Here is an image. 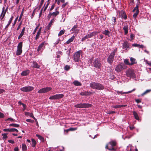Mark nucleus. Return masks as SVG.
<instances>
[{"mask_svg":"<svg viewBox=\"0 0 151 151\" xmlns=\"http://www.w3.org/2000/svg\"><path fill=\"white\" fill-rule=\"evenodd\" d=\"M30 116L33 118V119H34L35 120V121H37V120L36 119L34 116L33 114H30Z\"/></svg>","mask_w":151,"mask_h":151,"instance_id":"nucleus-53","label":"nucleus"},{"mask_svg":"<svg viewBox=\"0 0 151 151\" xmlns=\"http://www.w3.org/2000/svg\"><path fill=\"white\" fill-rule=\"evenodd\" d=\"M36 136L41 141H43L44 140L43 138L41 135H39L38 134H36Z\"/></svg>","mask_w":151,"mask_h":151,"instance_id":"nucleus-37","label":"nucleus"},{"mask_svg":"<svg viewBox=\"0 0 151 151\" xmlns=\"http://www.w3.org/2000/svg\"><path fill=\"white\" fill-rule=\"evenodd\" d=\"M60 41V39H58V40H57V41L55 42V43H54V44L56 45L59 42V41Z\"/></svg>","mask_w":151,"mask_h":151,"instance_id":"nucleus-61","label":"nucleus"},{"mask_svg":"<svg viewBox=\"0 0 151 151\" xmlns=\"http://www.w3.org/2000/svg\"><path fill=\"white\" fill-rule=\"evenodd\" d=\"M33 114L32 113H29V112H25V115H28L30 116V114Z\"/></svg>","mask_w":151,"mask_h":151,"instance_id":"nucleus-58","label":"nucleus"},{"mask_svg":"<svg viewBox=\"0 0 151 151\" xmlns=\"http://www.w3.org/2000/svg\"><path fill=\"white\" fill-rule=\"evenodd\" d=\"M48 5H49V4H47L45 6L44 8V10H43V11H45L47 9V8L48 6Z\"/></svg>","mask_w":151,"mask_h":151,"instance_id":"nucleus-55","label":"nucleus"},{"mask_svg":"<svg viewBox=\"0 0 151 151\" xmlns=\"http://www.w3.org/2000/svg\"><path fill=\"white\" fill-rule=\"evenodd\" d=\"M27 146L25 144H23L22 145V148L23 151H25L27 150Z\"/></svg>","mask_w":151,"mask_h":151,"instance_id":"nucleus-35","label":"nucleus"},{"mask_svg":"<svg viewBox=\"0 0 151 151\" xmlns=\"http://www.w3.org/2000/svg\"><path fill=\"white\" fill-rule=\"evenodd\" d=\"M4 8L3 7V10L2 11V12L1 14V20H2L3 19L4 16H5V12H4Z\"/></svg>","mask_w":151,"mask_h":151,"instance_id":"nucleus-31","label":"nucleus"},{"mask_svg":"<svg viewBox=\"0 0 151 151\" xmlns=\"http://www.w3.org/2000/svg\"><path fill=\"white\" fill-rule=\"evenodd\" d=\"M13 17L12 16L11 17V18H10L9 21L8 22V23L5 26V29H6V28H8V27L9 26V25H10V23L11 22H12V19H13Z\"/></svg>","mask_w":151,"mask_h":151,"instance_id":"nucleus-32","label":"nucleus"},{"mask_svg":"<svg viewBox=\"0 0 151 151\" xmlns=\"http://www.w3.org/2000/svg\"><path fill=\"white\" fill-rule=\"evenodd\" d=\"M78 28V25L77 24L75 25L71 29V30L73 31V33L77 35L79 31V30L77 29Z\"/></svg>","mask_w":151,"mask_h":151,"instance_id":"nucleus-15","label":"nucleus"},{"mask_svg":"<svg viewBox=\"0 0 151 151\" xmlns=\"http://www.w3.org/2000/svg\"><path fill=\"white\" fill-rule=\"evenodd\" d=\"M63 96V94H58L52 96L49 99L50 100L58 99L62 98Z\"/></svg>","mask_w":151,"mask_h":151,"instance_id":"nucleus-11","label":"nucleus"},{"mask_svg":"<svg viewBox=\"0 0 151 151\" xmlns=\"http://www.w3.org/2000/svg\"><path fill=\"white\" fill-rule=\"evenodd\" d=\"M7 121L9 120L11 121V122H14V119H13L11 118H8L7 119Z\"/></svg>","mask_w":151,"mask_h":151,"instance_id":"nucleus-45","label":"nucleus"},{"mask_svg":"<svg viewBox=\"0 0 151 151\" xmlns=\"http://www.w3.org/2000/svg\"><path fill=\"white\" fill-rule=\"evenodd\" d=\"M21 104H22V105L23 106V110H25V109H26V106L25 104H24L23 103H21Z\"/></svg>","mask_w":151,"mask_h":151,"instance_id":"nucleus-57","label":"nucleus"},{"mask_svg":"<svg viewBox=\"0 0 151 151\" xmlns=\"http://www.w3.org/2000/svg\"><path fill=\"white\" fill-rule=\"evenodd\" d=\"M119 16L121 17L122 18L126 19L127 18V17L125 14V12L123 11H121L119 13Z\"/></svg>","mask_w":151,"mask_h":151,"instance_id":"nucleus-18","label":"nucleus"},{"mask_svg":"<svg viewBox=\"0 0 151 151\" xmlns=\"http://www.w3.org/2000/svg\"><path fill=\"white\" fill-rule=\"evenodd\" d=\"M116 92H117V93L118 94H121V95H122L123 94H124V92H122V91H116Z\"/></svg>","mask_w":151,"mask_h":151,"instance_id":"nucleus-52","label":"nucleus"},{"mask_svg":"<svg viewBox=\"0 0 151 151\" xmlns=\"http://www.w3.org/2000/svg\"><path fill=\"white\" fill-rule=\"evenodd\" d=\"M67 4H68V3L67 2H66L65 3H64L62 5V8L65 7V6Z\"/></svg>","mask_w":151,"mask_h":151,"instance_id":"nucleus-56","label":"nucleus"},{"mask_svg":"<svg viewBox=\"0 0 151 151\" xmlns=\"http://www.w3.org/2000/svg\"><path fill=\"white\" fill-rule=\"evenodd\" d=\"M70 68V67L69 65H66L65 67H64L65 70L68 71L69 70Z\"/></svg>","mask_w":151,"mask_h":151,"instance_id":"nucleus-42","label":"nucleus"},{"mask_svg":"<svg viewBox=\"0 0 151 151\" xmlns=\"http://www.w3.org/2000/svg\"><path fill=\"white\" fill-rule=\"evenodd\" d=\"M34 89V88L32 86H26L20 88V90L24 92H29L33 90Z\"/></svg>","mask_w":151,"mask_h":151,"instance_id":"nucleus-8","label":"nucleus"},{"mask_svg":"<svg viewBox=\"0 0 151 151\" xmlns=\"http://www.w3.org/2000/svg\"><path fill=\"white\" fill-rule=\"evenodd\" d=\"M124 68L123 64H119L115 68V70L117 72H119L122 70Z\"/></svg>","mask_w":151,"mask_h":151,"instance_id":"nucleus-14","label":"nucleus"},{"mask_svg":"<svg viewBox=\"0 0 151 151\" xmlns=\"http://www.w3.org/2000/svg\"><path fill=\"white\" fill-rule=\"evenodd\" d=\"M4 116V115L2 113L0 112V118H3Z\"/></svg>","mask_w":151,"mask_h":151,"instance_id":"nucleus-50","label":"nucleus"},{"mask_svg":"<svg viewBox=\"0 0 151 151\" xmlns=\"http://www.w3.org/2000/svg\"><path fill=\"white\" fill-rule=\"evenodd\" d=\"M9 126L13 127H18L19 126V125L18 124H11L9 125Z\"/></svg>","mask_w":151,"mask_h":151,"instance_id":"nucleus-34","label":"nucleus"},{"mask_svg":"<svg viewBox=\"0 0 151 151\" xmlns=\"http://www.w3.org/2000/svg\"><path fill=\"white\" fill-rule=\"evenodd\" d=\"M14 150L15 151H19V148L18 147H15Z\"/></svg>","mask_w":151,"mask_h":151,"instance_id":"nucleus-64","label":"nucleus"},{"mask_svg":"<svg viewBox=\"0 0 151 151\" xmlns=\"http://www.w3.org/2000/svg\"><path fill=\"white\" fill-rule=\"evenodd\" d=\"M102 33L108 37L110 36V32L108 30H105L102 32Z\"/></svg>","mask_w":151,"mask_h":151,"instance_id":"nucleus-21","label":"nucleus"},{"mask_svg":"<svg viewBox=\"0 0 151 151\" xmlns=\"http://www.w3.org/2000/svg\"><path fill=\"white\" fill-rule=\"evenodd\" d=\"M134 37V35L133 34H131L130 35V38L131 39V40H130V41H131L132 40H133Z\"/></svg>","mask_w":151,"mask_h":151,"instance_id":"nucleus-47","label":"nucleus"},{"mask_svg":"<svg viewBox=\"0 0 151 151\" xmlns=\"http://www.w3.org/2000/svg\"><path fill=\"white\" fill-rule=\"evenodd\" d=\"M52 89V88L50 87L44 88L40 89L38 91L39 93H46L50 91Z\"/></svg>","mask_w":151,"mask_h":151,"instance_id":"nucleus-10","label":"nucleus"},{"mask_svg":"<svg viewBox=\"0 0 151 151\" xmlns=\"http://www.w3.org/2000/svg\"><path fill=\"white\" fill-rule=\"evenodd\" d=\"M55 20V18H53L51 20L47 27L48 29H49L50 28V27H51L52 25V23L54 22Z\"/></svg>","mask_w":151,"mask_h":151,"instance_id":"nucleus-26","label":"nucleus"},{"mask_svg":"<svg viewBox=\"0 0 151 151\" xmlns=\"http://www.w3.org/2000/svg\"><path fill=\"white\" fill-rule=\"evenodd\" d=\"M132 46L133 47H138L139 46V44L134 43L132 44Z\"/></svg>","mask_w":151,"mask_h":151,"instance_id":"nucleus-48","label":"nucleus"},{"mask_svg":"<svg viewBox=\"0 0 151 151\" xmlns=\"http://www.w3.org/2000/svg\"><path fill=\"white\" fill-rule=\"evenodd\" d=\"M124 63L127 65H130V63L128 59H125L124 60Z\"/></svg>","mask_w":151,"mask_h":151,"instance_id":"nucleus-39","label":"nucleus"},{"mask_svg":"<svg viewBox=\"0 0 151 151\" xmlns=\"http://www.w3.org/2000/svg\"><path fill=\"white\" fill-rule=\"evenodd\" d=\"M65 32V30L64 29H63L60 31L59 33H58V36H60L64 34Z\"/></svg>","mask_w":151,"mask_h":151,"instance_id":"nucleus-38","label":"nucleus"},{"mask_svg":"<svg viewBox=\"0 0 151 151\" xmlns=\"http://www.w3.org/2000/svg\"><path fill=\"white\" fill-rule=\"evenodd\" d=\"M46 43L45 42H44L41 43L38 47L37 51H39L42 50H43L45 48V45Z\"/></svg>","mask_w":151,"mask_h":151,"instance_id":"nucleus-16","label":"nucleus"},{"mask_svg":"<svg viewBox=\"0 0 151 151\" xmlns=\"http://www.w3.org/2000/svg\"><path fill=\"white\" fill-rule=\"evenodd\" d=\"M59 12L58 11H56L52 13L50 12L48 15V17L50 18L51 17H56L59 14Z\"/></svg>","mask_w":151,"mask_h":151,"instance_id":"nucleus-17","label":"nucleus"},{"mask_svg":"<svg viewBox=\"0 0 151 151\" xmlns=\"http://www.w3.org/2000/svg\"><path fill=\"white\" fill-rule=\"evenodd\" d=\"M91 105L89 104L80 103L75 105L74 106L76 108H84L91 107Z\"/></svg>","mask_w":151,"mask_h":151,"instance_id":"nucleus-7","label":"nucleus"},{"mask_svg":"<svg viewBox=\"0 0 151 151\" xmlns=\"http://www.w3.org/2000/svg\"><path fill=\"white\" fill-rule=\"evenodd\" d=\"M54 5H52V6H51V7L50 9V11H51L52 9H54Z\"/></svg>","mask_w":151,"mask_h":151,"instance_id":"nucleus-62","label":"nucleus"},{"mask_svg":"<svg viewBox=\"0 0 151 151\" xmlns=\"http://www.w3.org/2000/svg\"><path fill=\"white\" fill-rule=\"evenodd\" d=\"M4 92V90L2 89H0V94Z\"/></svg>","mask_w":151,"mask_h":151,"instance_id":"nucleus-63","label":"nucleus"},{"mask_svg":"<svg viewBox=\"0 0 151 151\" xmlns=\"http://www.w3.org/2000/svg\"><path fill=\"white\" fill-rule=\"evenodd\" d=\"M112 107L116 108H119V105H114L112 106Z\"/></svg>","mask_w":151,"mask_h":151,"instance_id":"nucleus-54","label":"nucleus"},{"mask_svg":"<svg viewBox=\"0 0 151 151\" xmlns=\"http://www.w3.org/2000/svg\"><path fill=\"white\" fill-rule=\"evenodd\" d=\"M38 27L37 26L34 29V31H33V34H34L35 33V32H36V31L38 28Z\"/></svg>","mask_w":151,"mask_h":151,"instance_id":"nucleus-60","label":"nucleus"},{"mask_svg":"<svg viewBox=\"0 0 151 151\" xmlns=\"http://www.w3.org/2000/svg\"><path fill=\"white\" fill-rule=\"evenodd\" d=\"M8 142L14 144V141L13 140H8Z\"/></svg>","mask_w":151,"mask_h":151,"instance_id":"nucleus-51","label":"nucleus"},{"mask_svg":"<svg viewBox=\"0 0 151 151\" xmlns=\"http://www.w3.org/2000/svg\"><path fill=\"white\" fill-rule=\"evenodd\" d=\"M44 0H41V1L40 3V5L39 6V9H40L42 5V4H43V3H44Z\"/></svg>","mask_w":151,"mask_h":151,"instance_id":"nucleus-46","label":"nucleus"},{"mask_svg":"<svg viewBox=\"0 0 151 151\" xmlns=\"http://www.w3.org/2000/svg\"><path fill=\"white\" fill-rule=\"evenodd\" d=\"M10 132H14L15 131L17 132H18V130L15 128H11L10 129Z\"/></svg>","mask_w":151,"mask_h":151,"instance_id":"nucleus-43","label":"nucleus"},{"mask_svg":"<svg viewBox=\"0 0 151 151\" xmlns=\"http://www.w3.org/2000/svg\"><path fill=\"white\" fill-rule=\"evenodd\" d=\"M29 73L28 70H25L22 72L21 75L22 76H26L29 74Z\"/></svg>","mask_w":151,"mask_h":151,"instance_id":"nucleus-29","label":"nucleus"},{"mask_svg":"<svg viewBox=\"0 0 151 151\" xmlns=\"http://www.w3.org/2000/svg\"><path fill=\"white\" fill-rule=\"evenodd\" d=\"M73 83L76 86H81V82L78 81H75Z\"/></svg>","mask_w":151,"mask_h":151,"instance_id":"nucleus-28","label":"nucleus"},{"mask_svg":"<svg viewBox=\"0 0 151 151\" xmlns=\"http://www.w3.org/2000/svg\"><path fill=\"white\" fill-rule=\"evenodd\" d=\"M10 129H3V131L5 132H10Z\"/></svg>","mask_w":151,"mask_h":151,"instance_id":"nucleus-49","label":"nucleus"},{"mask_svg":"<svg viewBox=\"0 0 151 151\" xmlns=\"http://www.w3.org/2000/svg\"><path fill=\"white\" fill-rule=\"evenodd\" d=\"M91 92H88V91H84L81 92L80 93V95H82V96H87V95H89L90 94H91Z\"/></svg>","mask_w":151,"mask_h":151,"instance_id":"nucleus-24","label":"nucleus"},{"mask_svg":"<svg viewBox=\"0 0 151 151\" xmlns=\"http://www.w3.org/2000/svg\"><path fill=\"white\" fill-rule=\"evenodd\" d=\"M32 147H35L36 145V142L34 139H32Z\"/></svg>","mask_w":151,"mask_h":151,"instance_id":"nucleus-36","label":"nucleus"},{"mask_svg":"<svg viewBox=\"0 0 151 151\" xmlns=\"http://www.w3.org/2000/svg\"><path fill=\"white\" fill-rule=\"evenodd\" d=\"M75 37L73 35V36L71 38H70L67 42L66 43L67 44H69L70 42H72L74 38H75Z\"/></svg>","mask_w":151,"mask_h":151,"instance_id":"nucleus-27","label":"nucleus"},{"mask_svg":"<svg viewBox=\"0 0 151 151\" xmlns=\"http://www.w3.org/2000/svg\"><path fill=\"white\" fill-rule=\"evenodd\" d=\"M40 33L41 32L37 31L36 37H35V39L36 40H37V39L39 38Z\"/></svg>","mask_w":151,"mask_h":151,"instance_id":"nucleus-41","label":"nucleus"},{"mask_svg":"<svg viewBox=\"0 0 151 151\" xmlns=\"http://www.w3.org/2000/svg\"><path fill=\"white\" fill-rule=\"evenodd\" d=\"M116 142L115 141H111L106 145L105 148L108 149L109 150H113L115 151L116 149L114 147L116 145Z\"/></svg>","mask_w":151,"mask_h":151,"instance_id":"nucleus-2","label":"nucleus"},{"mask_svg":"<svg viewBox=\"0 0 151 151\" xmlns=\"http://www.w3.org/2000/svg\"><path fill=\"white\" fill-rule=\"evenodd\" d=\"M2 135L3 136L2 139H6L7 137V134H2Z\"/></svg>","mask_w":151,"mask_h":151,"instance_id":"nucleus-40","label":"nucleus"},{"mask_svg":"<svg viewBox=\"0 0 151 151\" xmlns=\"http://www.w3.org/2000/svg\"><path fill=\"white\" fill-rule=\"evenodd\" d=\"M97 33L98 32H94L91 33H90L85 36V37H83L81 39V41H84L86 39L90 38L92 37L93 36L96 35L97 34Z\"/></svg>","mask_w":151,"mask_h":151,"instance_id":"nucleus-9","label":"nucleus"},{"mask_svg":"<svg viewBox=\"0 0 151 151\" xmlns=\"http://www.w3.org/2000/svg\"><path fill=\"white\" fill-rule=\"evenodd\" d=\"M135 101L137 103H139L141 102V101L139 99H137L135 100Z\"/></svg>","mask_w":151,"mask_h":151,"instance_id":"nucleus-59","label":"nucleus"},{"mask_svg":"<svg viewBox=\"0 0 151 151\" xmlns=\"http://www.w3.org/2000/svg\"><path fill=\"white\" fill-rule=\"evenodd\" d=\"M22 42H20L18 45L17 46V50L16 52V54L17 55H19L22 53Z\"/></svg>","mask_w":151,"mask_h":151,"instance_id":"nucleus-6","label":"nucleus"},{"mask_svg":"<svg viewBox=\"0 0 151 151\" xmlns=\"http://www.w3.org/2000/svg\"><path fill=\"white\" fill-rule=\"evenodd\" d=\"M90 86L93 89L98 90H102L104 89V86L101 84L95 82H92L90 84Z\"/></svg>","mask_w":151,"mask_h":151,"instance_id":"nucleus-1","label":"nucleus"},{"mask_svg":"<svg viewBox=\"0 0 151 151\" xmlns=\"http://www.w3.org/2000/svg\"><path fill=\"white\" fill-rule=\"evenodd\" d=\"M130 60L131 62L130 63L131 65L137 63V62L136 61L135 59L134 58L131 57L130 58Z\"/></svg>","mask_w":151,"mask_h":151,"instance_id":"nucleus-23","label":"nucleus"},{"mask_svg":"<svg viewBox=\"0 0 151 151\" xmlns=\"http://www.w3.org/2000/svg\"><path fill=\"white\" fill-rule=\"evenodd\" d=\"M117 49L116 48L110 54L107 58V61L110 64H111L113 61L114 58L115 53L116 52Z\"/></svg>","mask_w":151,"mask_h":151,"instance_id":"nucleus-3","label":"nucleus"},{"mask_svg":"<svg viewBox=\"0 0 151 151\" xmlns=\"http://www.w3.org/2000/svg\"><path fill=\"white\" fill-rule=\"evenodd\" d=\"M123 48L124 49H125L127 50L129 48V46L128 43L127 42H124L123 44Z\"/></svg>","mask_w":151,"mask_h":151,"instance_id":"nucleus-22","label":"nucleus"},{"mask_svg":"<svg viewBox=\"0 0 151 151\" xmlns=\"http://www.w3.org/2000/svg\"><path fill=\"white\" fill-rule=\"evenodd\" d=\"M138 5H137L136 6L134 7L133 10V12L134 13L133 15V17L134 18H136L137 17L139 13V11L138 9Z\"/></svg>","mask_w":151,"mask_h":151,"instance_id":"nucleus-13","label":"nucleus"},{"mask_svg":"<svg viewBox=\"0 0 151 151\" xmlns=\"http://www.w3.org/2000/svg\"><path fill=\"white\" fill-rule=\"evenodd\" d=\"M127 76L129 77L134 78L135 77L134 71L132 69H129L126 72Z\"/></svg>","mask_w":151,"mask_h":151,"instance_id":"nucleus-5","label":"nucleus"},{"mask_svg":"<svg viewBox=\"0 0 151 151\" xmlns=\"http://www.w3.org/2000/svg\"><path fill=\"white\" fill-rule=\"evenodd\" d=\"M112 23L113 25H114L115 24L116 22V18L115 17H112Z\"/></svg>","mask_w":151,"mask_h":151,"instance_id":"nucleus-44","label":"nucleus"},{"mask_svg":"<svg viewBox=\"0 0 151 151\" xmlns=\"http://www.w3.org/2000/svg\"><path fill=\"white\" fill-rule=\"evenodd\" d=\"M25 29V27H24L23 28L20 33L19 34V36L18 37V39H20L22 37V36L24 35V33Z\"/></svg>","mask_w":151,"mask_h":151,"instance_id":"nucleus-19","label":"nucleus"},{"mask_svg":"<svg viewBox=\"0 0 151 151\" xmlns=\"http://www.w3.org/2000/svg\"><path fill=\"white\" fill-rule=\"evenodd\" d=\"M151 91V89H147L145 91L142 93L141 94V96H143L144 95H146L147 93L150 92Z\"/></svg>","mask_w":151,"mask_h":151,"instance_id":"nucleus-33","label":"nucleus"},{"mask_svg":"<svg viewBox=\"0 0 151 151\" xmlns=\"http://www.w3.org/2000/svg\"><path fill=\"white\" fill-rule=\"evenodd\" d=\"M82 54L81 50H79L76 52L73 55V60L76 62H79L80 60V57L81 54Z\"/></svg>","mask_w":151,"mask_h":151,"instance_id":"nucleus-4","label":"nucleus"},{"mask_svg":"<svg viewBox=\"0 0 151 151\" xmlns=\"http://www.w3.org/2000/svg\"><path fill=\"white\" fill-rule=\"evenodd\" d=\"M94 66L98 68H100L101 66V64L98 59H96L93 62Z\"/></svg>","mask_w":151,"mask_h":151,"instance_id":"nucleus-12","label":"nucleus"},{"mask_svg":"<svg viewBox=\"0 0 151 151\" xmlns=\"http://www.w3.org/2000/svg\"><path fill=\"white\" fill-rule=\"evenodd\" d=\"M123 29L124 30V34L125 35L127 34L128 32V26L127 24L125 25L123 28Z\"/></svg>","mask_w":151,"mask_h":151,"instance_id":"nucleus-25","label":"nucleus"},{"mask_svg":"<svg viewBox=\"0 0 151 151\" xmlns=\"http://www.w3.org/2000/svg\"><path fill=\"white\" fill-rule=\"evenodd\" d=\"M32 67L36 68H39L40 65L35 61H33L32 62Z\"/></svg>","mask_w":151,"mask_h":151,"instance_id":"nucleus-20","label":"nucleus"},{"mask_svg":"<svg viewBox=\"0 0 151 151\" xmlns=\"http://www.w3.org/2000/svg\"><path fill=\"white\" fill-rule=\"evenodd\" d=\"M133 114L135 118L137 120H139V118L137 113L135 111H133Z\"/></svg>","mask_w":151,"mask_h":151,"instance_id":"nucleus-30","label":"nucleus"}]
</instances>
